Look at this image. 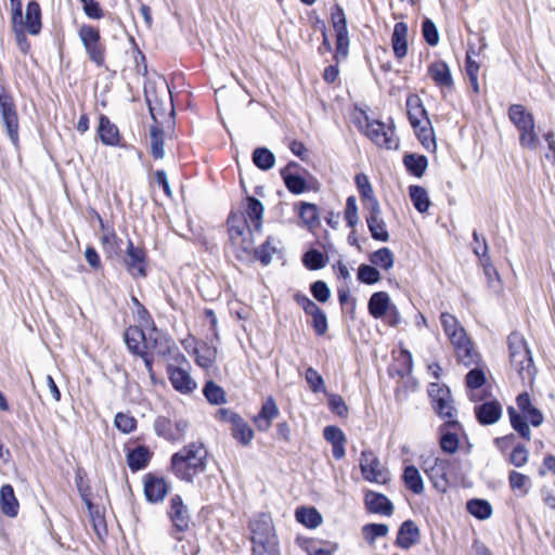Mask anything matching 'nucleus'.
Here are the masks:
<instances>
[{
  "instance_id": "obj_1",
  "label": "nucleus",
  "mask_w": 555,
  "mask_h": 555,
  "mask_svg": "<svg viewBox=\"0 0 555 555\" xmlns=\"http://www.w3.org/2000/svg\"><path fill=\"white\" fill-rule=\"evenodd\" d=\"M244 211L231 212L228 218V232L235 256L241 260L253 259L254 231H259L262 224L263 206L254 198L247 197Z\"/></svg>"
},
{
  "instance_id": "obj_2",
  "label": "nucleus",
  "mask_w": 555,
  "mask_h": 555,
  "mask_svg": "<svg viewBox=\"0 0 555 555\" xmlns=\"http://www.w3.org/2000/svg\"><path fill=\"white\" fill-rule=\"evenodd\" d=\"M208 451L199 441L190 442L171 456V470L183 481L193 482L194 478L206 470Z\"/></svg>"
},
{
  "instance_id": "obj_3",
  "label": "nucleus",
  "mask_w": 555,
  "mask_h": 555,
  "mask_svg": "<svg viewBox=\"0 0 555 555\" xmlns=\"http://www.w3.org/2000/svg\"><path fill=\"white\" fill-rule=\"evenodd\" d=\"M406 112L411 126L418 140L427 151H435L436 140L423 101L417 94H410L406 99Z\"/></svg>"
},
{
  "instance_id": "obj_4",
  "label": "nucleus",
  "mask_w": 555,
  "mask_h": 555,
  "mask_svg": "<svg viewBox=\"0 0 555 555\" xmlns=\"http://www.w3.org/2000/svg\"><path fill=\"white\" fill-rule=\"evenodd\" d=\"M507 343L512 367L522 380L531 382L535 375V367L524 336L514 332L508 336Z\"/></svg>"
},
{
  "instance_id": "obj_5",
  "label": "nucleus",
  "mask_w": 555,
  "mask_h": 555,
  "mask_svg": "<svg viewBox=\"0 0 555 555\" xmlns=\"http://www.w3.org/2000/svg\"><path fill=\"white\" fill-rule=\"evenodd\" d=\"M508 118L519 131V143L522 147L535 151L539 146V137L535 132L534 118L525 106L513 104L508 108Z\"/></svg>"
},
{
  "instance_id": "obj_6",
  "label": "nucleus",
  "mask_w": 555,
  "mask_h": 555,
  "mask_svg": "<svg viewBox=\"0 0 555 555\" xmlns=\"http://www.w3.org/2000/svg\"><path fill=\"white\" fill-rule=\"evenodd\" d=\"M358 129L378 147L396 150L399 146V139L392 125H386L363 115V120L358 121Z\"/></svg>"
},
{
  "instance_id": "obj_7",
  "label": "nucleus",
  "mask_w": 555,
  "mask_h": 555,
  "mask_svg": "<svg viewBox=\"0 0 555 555\" xmlns=\"http://www.w3.org/2000/svg\"><path fill=\"white\" fill-rule=\"evenodd\" d=\"M253 533V542L257 545L255 552L258 555H274L270 547L274 545L271 541L274 538V527L268 515H261L259 518L250 522Z\"/></svg>"
},
{
  "instance_id": "obj_8",
  "label": "nucleus",
  "mask_w": 555,
  "mask_h": 555,
  "mask_svg": "<svg viewBox=\"0 0 555 555\" xmlns=\"http://www.w3.org/2000/svg\"><path fill=\"white\" fill-rule=\"evenodd\" d=\"M359 462L361 474L366 481L376 485H386L389 481V470L380 463L374 452H361Z\"/></svg>"
},
{
  "instance_id": "obj_9",
  "label": "nucleus",
  "mask_w": 555,
  "mask_h": 555,
  "mask_svg": "<svg viewBox=\"0 0 555 555\" xmlns=\"http://www.w3.org/2000/svg\"><path fill=\"white\" fill-rule=\"evenodd\" d=\"M0 118L10 141L18 143V117L13 99L0 89Z\"/></svg>"
},
{
  "instance_id": "obj_10",
  "label": "nucleus",
  "mask_w": 555,
  "mask_h": 555,
  "mask_svg": "<svg viewBox=\"0 0 555 555\" xmlns=\"http://www.w3.org/2000/svg\"><path fill=\"white\" fill-rule=\"evenodd\" d=\"M79 38L89 59L98 66L104 64V47L100 43V33L91 25H82L78 31Z\"/></svg>"
},
{
  "instance_id": "obj_11",
  "label": "nucleus",
  "mask_w": 555,
  "mask_h": 555,
  "mask_svg": "<svg viewBox=\"0 0 555 555\" xmlns=\"http://www.w3.org/2000/svg\"><path fill=\"white\" fill-rule=\"evenodd\" d=\"M450 463L448 460L435 457L424 463V472L431 481L434 488L441 493L447 492L449 488L448 470Z\"/></svg>"
},
{
  "instance_id": "obj_12",
  "label": "nucleus",
  "mask_w": 555,
  "mask_h": 555,
  "mask_svg": "<svg viewBox=\"0 0 555 555\" xmlns=\"http://www.w3.org/2000/svg\"><path fill=\"white\" fill-rule=\"evenodd\" d=\"M154 428L156 434L166 440L178 441L183 438L189 428V422L183 418L169 420L167 417H157Z\"/></svg>"
},
{
  "instance_id": "obj_13",
  "label": "nucleus",
  "mask_w": 555,
  "mask_h": 555,
  "mask_svg": "<svg viewBox=\"0 0 555 555\" xmlns=\"http://www.w3.org/2000/svg\"><path fill=\"white\" fill-rule=\"evenodd\" d=\"M218 415L220 418L232 425V435L240 443L247 446L253 440V429L238 414L221 409L218 412Z\"/></svg>"
},
{
  "instance_id": "obj_14",
  "label": "nucleus",
  "mask_w": 555,
  "mask_h": 555,
  "mask_svg": "<svg viewBox=\"0 0 555 555\" xmlns=\"http://www.w3.org/2000/svg\"><path fill=\"white\" fill-rule=\"evenodd\" d=\"M364 210L365 221L372 238L378 242H387L389 240V232L387 230V224L382 216L380 206L376 205Z\"/></svg>"
},
{
  "instance_id": "obj_15",
  "label": "nucleus",
  "mask_w": 555,
  "mask_h": 555,
  "mask_svg": "<svg viewBox=\"0 0 555 555\" xmlns=\"http://www.w3.org/2000/svg\"><path fill=\"white\" fill-rule=\"evenodd\" d=\"M296 300L307 314L311 317V324L318 335H324L327 331V318L324 311L310 298L297 295Z\"/></svg>"
},
{
  "instance_id": "obj_16",
  "label": "nucleus",
  "mask_w": 555,
  "mask_h": 555,
  "mask_svg": "<svg viewBox=\"0 0 555 555\" xmlns=\"http://www.w3.org/2000/svg\"><path fill=\"white\" fill-rule=\"evenodd\" d=\"M168 516L177 531L183 532L189 529L191 516L180 495L176 494L170 499Z\"/></svg>"
},
{
  "instance_id": "obj_17",
  "label": "nucleus",
  "mask_w": 555,
  "mask_h": 555,
  "mask_svg": "<svg viewBox=\"0 0 555 555\" xmlns=\"http://www.w3.org/2000/svg\"><path fill=\"white\" fill-rule=\"evenodd\" d=\"M333 26L336 34V55L337 60L345 59L348 54L349 37L345 14L338 10L333 14Z\"/></svg>"
},
{
  "instance_id": "obj_18",
  "label": "nucleus",
  "mask_w": 555,
  "mask_h": 555,
  "mask_svg": "<svg viewBox=\"0 0 555 555\" xmlns=\"http://www.w3.org/2000/svg\"><path fill=\"white\" fill-rule=\"evenodd\" d=\"M169 486L163 477L147 474L144 477V494L151 503H160L168 494Z\"/></svg>"
},
{
  "instance_id": "obj_19",
  "label": "nucleus",
  "mask_w": 555,
  "mask_h": 555,
  "mask_svg": "<svg viewBox=\"0 0 555 555\" xmlns=\"http://www.w3.org/2000/svg\"><path fill=\"white\" fill-rule=\"evenodd\" d=\"M125 263L128 272L132 276L137 278L146 275L145 251L142 248L135 247L130 240L128 241Z\"/></svg>"
},
{
  "instance_id": "obj_20",
  "label": "nucleus",
  "mask_w": 555,
  "mask_h": 555,
  "mask_svg": "<svg viewBox=\"0 0 555 555\" xmlns=\"http://www.w3.org/2000/svg\"><path fill=\"white\" fill-rule=\"evenodd\" d=\"M168 376L172 387L181 393H191L197 387L190 373L181 367L170 365L168 367Z\"/></svg>"
},
{
  "instance_id": "obj_21",
  "label": "nucleus",
  "mask_w": 555,
  "mask_h": 555,
  "mask_svg": "<svg viewBox=\"0 0 555 555\" xmlns=\"http://www.w3.org/2000/svg\"><path fill=\"white\" fill-rule=\"evenodd\" d=\"M427 73L435 85L440 89H451L453 87L451 70L444 61L438 60L433 62L428 66Z\"/></svg>"
},
{
  "instance_id": "obj_22",
  "label": "nucleus",
  "mask_w": 555,
  "mask_h": 555,
  "mask_svg": "<svg viewBox=\"0 0 555 555\" xmlns=\"http://www.w3.org/2000/svg\"><path fill=\"white\" fill-rule=\"evenodd\" d=\"M125 341L133 353H142L144 348H154V345H151L152 337H146L145 333L137 326H131L126 331Z\"/></svg>"
},
{
  "instance_id": "obj_23",
  "label": "nucleus",
  "mask_w": 555,
  "mask_h": 555,
  "mask_svg": "<svg viewBox=\"0 0 555 555\" xmlns=\"http://www.w3.org/2000/svg\"><path fill=\"white\" fill-rule=\"evenodd\" d=\"M217 356L218 348L212 343L201 341L194 348L195 362L204 370H209L215 365Z\"/></svg>"
},
{
  "instance_id": "obj_24",
  "label": "nucleus",
  "mask_w": 555,
  "mask_h": 555,
  "mask_svg": "<svg viewBox=\"0 0 555 555\" xmlns=\"http://www.w3.org/2000/svg\"><path fill=\"white\" fill-rule=\"evenodd\" d=\"M98 134L101 142L107 146H117L121 139L117 126L105 115L99 118Z\"/></svg>"
},
{
  "instance_id": "obj_25",
  "label": "nucleus",
  "mask_w": 555,
  "mask_h": 555,
  "mask_svg": "<svg viewBox=\"0 0 555 555\" xmlns=\"http://www.w3.org/2000/svg\"><path fill=\"white\" fill-rule=\"evenodd\" d=\"M365 506L366 508L375 514H380L385 516H390L393 511L392 503L388 500V498L382 493H377L374 491H367L365 493Z\"/></svg>"
},
{
  "instance_id": "obj_26",
  "label": "nucleus",
  "mask_w": 555,
  "mask_h": 555,
  "mask_svg": "<svg viewBox=\"0 0 555 555\" xmlns=\"http://www.w3.org/2000/svg\"><path fill=\"white\" fill-rule=\"evenodd\" d=\"M475 414L480 424L491 425L500 420L502 415V405L495 400L485 402L475 408Z\"/></svg>"
},
{
  "instance_id": "obj_27",
  "label": "nucleus",
  "mask_w": 555,
  "mask_h": 555,
  "mask_svg": "<svg viewBox=\"0 0 555 555\" xmlns=\"http://www.w3.org/2000/svg\"><path fill=\"white\" fill-rule=\"evenodd\" d=\"M324 439L332 444L333 456L340 460L345 456L346 436L336 426H326L323 430Z\"/></svg>"
},
{
  "instance_id": "obj_28",
  "label": "nucleus",
  "mask_w": 555,
  "mask_h": 555,
  "mask_svg": "<svg viewBox=\"0 0 555 555\" xmlns=\"http://www.w3.org/2000/svg\"><path fill=\"white\" fill-rule=\"evenodd\" d=\"M391 46L397 59L401 60L408 54V25L405 23L395 24Z\"/></svg>"
},
{
  "instance_id": "obj_29",
  "label": "nucleus",
  "mask_w": 555,
  "mask_h": 555,
  "mask_svg": "<svg viewBox=\"0 0 555 555\" xmlns=\"http://www.w3.org/2000/svg\"><path fill=\"white\" fill-rule=\"evenodd\" d=\"M420 537V530L412 520H405L399 528L396 544L404 550L414 545Z\"/></svg>"
},
{
  "instance_id": "obj_30",
  "label": "nucleus",
  "mask_w": 555,
  "mask_h": 555,
  "mask_svg": "<svg viewBox=\"0 0 555 555\" xmlns=\"http://www.w3.org/2000/svg\"><path fill=\"white\" fill-rule=\"evenodd\" d=\"M0 508L8 517H15L18 514L20 504L11 485H4L0 489Z\"/></svg>"
},
{
  "instance_id": "obj_31",
  "label": "nucleus",
  "mask_w": 555,
  "mask_h": 555,
  "mask_svg": "<svg viewBox=\"0 0 555 555\" xmlns=\"http://www.w3.org/2000/svg\"><path fill=\"white\" fill-rule=\"evenodd\" d=\"M457 363L466 367L478 366L482 363L481 356L472 340L454 351Z\"/></svg>"
},
{
  "instance_id": "obj_32",
  "label": "nucleus",
  "mask_w": 555,
  "mask_h": 555,
  "mask_svg": "<svg viewBox=\"0 0 555 555\" xmlns=\"http://www.w3.org/2000/svg\"><path fill=\"white\" fill-rule=\"evenodd\" d=\"M392 306L389 295L386 292L374 293L369 300V312L375 319H382Z\"/></svg>"
},
{
  "instance_id": "obj_33",
  "label": "nucleus",
  "mask_w": 555,
  "mask_h": 555,
  "mask_svg": "<svg viewBox=\"0 0 555 555\" xmlns=\"http://www.w3.org/2000/svg\"><path fill=\"white\" fill-rule=\"evenodd\" d=\"M354 181L363 201L364 209L379 205L377 198L374 195V191L369 177L365 173H358L354 178Z\"/></svg>"
},
{
  "instance_id": "obj_34",
  "label": "nucleus",
  "mask_w": 555,
  "mask_h": 555,
  "mask_svg": "<svg viewBox=\"0 0 555 555\" xmlns=\"http://www.w3.org/2000/svg\"><path fill=\"white\" fill-rule=\"evenodd\" d=\"M24 27L30 35H38L40 33L41 10L38 2L30 1L27 4Z\"/></svg>"
},
{
  "instance_id": "obj_35",
  "label": "nucleus",
  "mask_w": 555,
  "mask_h": 555,
  "mask_svg": "<svg viewBox=\"0 0 555 555\" xmlns=\"http://www.w3.org/2000/svg\"><path fill=\"white\" fill-rule=\"evenodd\" d=\"M276 405L272 397H269L262 404L259 414L255 417V423L259 430H267L271 426L272 420L276 416Z\"/></svg>"
},
{
  "instance_id": "obj_36",
  "label": "nucleus",
  "mask_w": 555,
  "mask_h": 555,
  "mask_svg": "<svg viewBox=\"0 0 555 555\" xmlns=\"http://www.w3.org/2000/svg\"><path fill=\"white\" fill-rule=\"evenodd\" d=\"M283 181L287 190L296 195L302 194L308 190L306 180L291 170V166H287L281 171Z\"/></svg>"
},
{
  "instance_id": "obj_37",
  "label": "nucleus",
  "mask_w": 555,
  "mask_h": 555,
  "mask_svg": "<svg viewBox=\"0 0 555 555\" xmlns=\"http://www.w3.org/2000/svg\"><path fill=\"white\" fill-rule=\"evenodd\" d=\"M151 460V452L144 446H140L129 451L127 463L132 472L143 469Z\"/></svg>"
},
{
  "instance_id": "obj_38",
  "label": "nucleus",
  "mask_w": 555,
  "mask_h": 555,
  "mask_svg": "<svg viewBox=\"0 0 555 555\" xmlns=\"http://www.w3.org/2000/svg\"><path fill=\"white\" fill-rule=\"evenodd\" d=\"M405 487L415 494L424 491V481L420 470L414 465H406L402 475Z\"/></svg>"
},
{
  "instance_id": "obj_39",
  "label": "nucleus",
  "mask_w": 555,
  "mask_h": 555,
  "mask_svg": "<svg viewBox=\"0 0 555 555\" xmlns=\"http://www.w3.org/2000/svg\"><path fill=\"white\" fill-rule=\"evenodd\" d=\"M466 387L469 389L470 400H477L475 390H478L486 383V374L482 363L474 366L465 377Z\"/></svg>"
},
{
  "instance_id": "obj_40",
  "label": "nucleus",
  "mask_w": 555,
  "mask_h": 555,
  "mask_svg": "<svg viewBox=\"0 0 555 555\" xmlns=\"http://www.w3.org/2000/svg\"><path fill=\"white\" fill-rule=\"evenodd\" d=\"M298 215L304 225L309 230L317 228L320 223L319 208L315 204L301 202Z\"/></svg>"
},
{
  "instance_id": "obj_41",
  "label": "nucleus",
  "mask_w": 555,
  "mask_h": 555,
  "mask_svg": "<svg viewBox=\"0 0 555 555\" xmlns=\"http://www.w3.org/2000/svg\"><path fill=\"white\" fill-rule=\"evenodd\" d=\"M433 408L439 416L446 420L447 423H455L456 410L453 405L451 393L439 398V400L433 403Z\"/></svg>"
},
{
  "instance_id": "obj_42",
  "label": "nucleus",
  "mask_w": 555,
  "mask_h": 555,
  "mask_svg": "<svg viewBox=\"0 0 555 555\" xmlns=\"http://www.w3.org/2000/svg\"><path fill=\"white\" fill-rule=\"evenodd\" d=\"M296 519L305 527L314 529L322 524V516L314 507H300L296 511Z\"/></svg>"
},
{
  "instance_id": "obj_43",
  "label": "nucleus",
  "mask_w": 555,
  "mask_h": 555,
  "mask_svg": "<svg viewBox=\"0 0 555 555\" xmlns=\"http://www.w3.org/2000/svg\"><path fill=\"white\" fill-rule=\"evenodd\" d=\"M370 261L374 267L389 271L395 264V255L389 248L382 247L370 256Z\"/></svg>"
},
{
  "instance_id": "obj_44",
  "label": "nucleus",
  "mask_w": 555,
  "mask_h": 555,
  "mask_svg": "<svg viewBox=\"0 0 555 555\" xmlns=\"http://www.w3.org/2000/svg\"><path fill=\"white\" fill-rule=\"evenodd\" d=\"M403 164L410 173L421 178L428 166V160L424 155L406 154L403 157Z\"/></svg>"
},
{
  "instance_id": "obj_45",
  "label": "nucleus",
  "mask_w": 555,
  "mask_h": 555,
  "mask_svg": "<svg viewBox=\"0 0 555 555\" xmlns=\"http://www.w3.org/2000/svg\"><path fill=\"white\" fill-rule=\"evenodd\" d=\"M409 194L415 209L420 212H426L430 206V201L427 191L418 185H412L409 189Z\"/></svg>"
},
{
  "instance_id": "obj_46",
  "label": "nucleus",
  "mask_w": 555,
  "mask_h": 555,
  "mask_svg": "<svg viewBox=\"0 0 555 555\" xmlns=\"http://www.w3.org/2000/svg\"><path fill=\"white\" fill-rule=\"evenodd\" d=\"M253 163L261 170L271 169L275 164L274 154L266 147H257L253 152Z\"/></svg>"
},
{
  "instance_id": "obj_47",
  "label": "nucleus",
  "mask_w": 555,
  "mask_h": 555,
  "mask_svg": "<svg viewBox=\"0 0 555 555\" xmlns=\"http://www.w3.org/2000/svg\"><path fill=\"white\" fill-rule=\"evenodd\" d=\"M508 482L512 490L518 491L520 495H526L531 487L530 478L516 470L509 473Z\"/></svg>"
},
{
  "instance_id": "obj_48",
  "label": "nucleus",
  "mask_w": 555,
  "mask_h": 555,
  "mask_svg": "<svg viewBox=\"0 0 555 555\" xmlns=\"http://www.w3.org/2000/svg\"><path fill=\"white\" fill-rule=\"evenodd\" d=\"M467 511L478 519H487L492 514V507L486 500L474 499L467 502Z\"/></svg>"
},
{
  "instance_id": "obj_49",
  "label": "nucleus",
  "mask_w": 555,
  "mask_h": 555,
  "mask_svg": "<svg viewBox=\"0 0 555 555\" xmlns=\"http://www.w3.org/2000/svg\"><path fill=\"white\" fill-rule=\"evenodd\" d=\"M440 322L448 340L464 330L459 320L449 312L441 313Z\"/></svg>"
},
{
  "instance_id": "obj_50",
  "label": "nucleus",
  "mask_w": 555,
  "mask_h": 555,
  "mask_svg": "<svg viewBox=\"0 0 555 555\" xmlns=\"http://www.w3.org/2000/svg\"><path fill=\"white\" fill-rule=\"evenodd\" d=\"M203 393L211 404H223L227 401L223 388L211 380L205 384Z\"/></svg>"
},
{
  "instance_id": "obj_51",
  "label": "nucleus",
  "mask_w": 555,
  "mask_h": 555,
  "mask_svg": "<svg viewBox=\"0 0 555 555\" xmlns=\"http://www.w3.org/2000/svg\"><path fill=\"white\" fill-rule=\"evenodd\" d=\"M151 154L154 158H163L164 151V131L158 127H151Z\"/></svg>"
},
{
  "instance_id": "obj_52",
  "label": "nucleus",
  "mask_w": 555,
  "mask_h": 555,
  "mask_svg": "<svg viewBox=\"0 0 555 555\" xmlns=\"http://www.w3.org/2000/svg\"><path fill=\"white\" fill-rule=\"evenodd\" d=\"M389 528L385 524H367L363 526L362 533L364 539L373 544L377 538L386 537Z\"/></svg>"
},
{
  "instance_id": "obj_53",
  "label": "nucleus",
  "mask_w": 555,
  "mask_h": 555,
  "mask_svg": "<svg viewBox=\"0 0 555 555\" xmlns=\"http://www.w3.org/2000/svg\"><path fill=\"white\" fill-rule=\"evenodd\" d=\"M302 262L309 270H319L325 267L326 259L321 251L310 249L302 256Z\"/></svg>"
},
{
  "instance_id": "obj_54",
  "label": "nucleus",
  "mask_w": 555,
  "mask_h": 555,
  "mask_svg": "<svg viewBox=\"0 0 555 555\" xmlns=\"http://www.w3.org/2000/svg\"><path fill=\"white\" fill-rule=\"evenodd\" d=\"M508 415L511 420L512 427L519 433V435L527 440H530V428L528 424L524 421V418L517 413L515 408L509 406L508 408Z\"/></svg>"
},
{
  "instance_id": "obj_55",
  "label": "nucleus",
  "mask_w": 555,
  "mask_h": 555,
  "mask_svg": "<svg viewBox=\"0 0 555 555\" xmlns=\"http://www.w3.org/2000/svg\"><path fill=\"white\" fill-rule=\"evenodd\" d=\"M344 218L347 222V225L349 228H351L352 232H353L354 228L359 223V212H358L357 199L352 195L346 199Z\"/></svg>"
},
{
  "instance_id": "obj_56",
  "label": "nucleus",
  "mask_w": 555,
  "mask_h": 555,
  "mask_svg": "<svg viewBox=\"0 0 555 555\" xmlns=\"http://www.w3.org/2000/svg\"><path fill=\"white\" fill-rule=\"evenodd\" d=\"M358 279L365 284H375L380 280V274L376 267L361 264L358 269Z\"/></svg>"
},
{
  "instance_id": "obj_57",
  "label": "nucleus",
  "mask_w": 555,
  "mask_h": 555,
  "mask_svg": "<svg viewBox=\"0 0 555 555\" xmlns=\"http://www.w3.org/2000/svg\"><path fill=\"white\" fill-rule=\"evenodd\" d=\"M114 423L117 429L124 434L133 431L137 426V420L133 416L121 412L116 414Z\"/></svg>"
},
{
  "instance_id": "obj_58",
  "label": "nucleus",
  "mask_w": 555,
  "mask_h": 555,
  "mask_svg": "<svg viewBox=\"0 0 555 555\" xmlns=\"http://www.w3.org/2000/svg\"><path fill=\"white\" fill-rule=\"evenodd\" d=\"M275 254V247L271 246L270 240L261 245L259 249L254 247L253 258L258 259L262 264H269Z\"/></svg>"
},
{
  "instance_id": "obj_59",
  "label": "nucleus",
  "mask_w": 555,
  "mask_h": 555,
  "mask_svg": "<svg viewBox=\"0 0 555 555\" xmlns=\"http://www.w3.org/2000/svg\"><path fill=\"white\" fill-rule=\"evenodd\" d=\"M306 380L313 392L324 390L323 377L312 367L307 369L305 374Z\"/></svg>"
},
{
  "instance_id": "obj_60",
  "label": "nucleus",
  "mask_w": 555,
  "mask_h": 555,
  "mask_svg": "<svg viewBox=\"0 0 555 555\" xmlns=\"http://www.w3.org/2000/svg\"><path fill=\"white\" fill-rule=\"evenodd\" d=\"M423 36L429 46H437L439 42V34L436 25L428 18L423 22Z\"/></svg>"
},
{
  "instance_id": "obj_61",
  "label": "nucleus",
  "mask_w": 555,
  "mask_h": 555,
  "mask_svg": "<svg viewBox=\"0 0 555 555\" xmlns=\"http://www.w3.org/2000/svg\"><path fill=\"white\" fill-rule=\"evenodd\" d=\"M529 452L524 446H516L511 455L509 462L516 467H522L528 463Z\"/></svg>"
},
{
  "instance_id": "obj_62",
  "label": "nucleus",
  "mask_w": 555,
  "mask_h": 555,
  "mask_svg": "<svg viewBox=\"0 0 555 555\" xmlns=\"http://www.w3.org/2000/svg\"><path fill=\"white\" fill-rule=\"evenodd\" d=\"M313 297L320 302H326L330 299L331 291L325 282L317 281L310 288Z\"/></svg>"
},
{
  "instance_id": "obj_63",
  "label": "nucleus",
  "mask_w": 555,
  "mask_h": 555,
  "mask_svg": "<svg viewBox=\"0 0 555 555\" xmlns=\"http://www.w3.org/2000/svg\"><path fill=\"white\" fill-rule=\"evenodd\" d=\"M83 5L86 15L92 20H100L103 17V10L100 4L94 0H80Z\"/></svg>"
},
{
  "instance_id": "obj_64",
  "label": "nucleus",
  "mask_w": 555,
  "mask_h": 555,
  "mask_svg": "<svg viewBox=\"0 0 555 555\" xmlns=\"http://www.w3.org/2000/svg\"><path fill=\"white\" fill-rule=\"evenodd\" d=\"M330 409L339 416H345L348 413V408L344 399L338 395H331L328 397Z\"/></svg>"
}]
</instances>
